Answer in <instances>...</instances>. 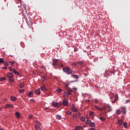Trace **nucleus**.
<instances>
[{
	"label": "nucleus",
	"instance_id": "nucleus-47",
	"mask_svg": "<svg viewBox=\"0 0 130 130\" xmlns=\"http://www.w3.org/2000/svg\"><path fill=\"white\" fill-rule=\"evenodd\" d=\"M2 69H3V70H7V67H2Z\"/></svg>",
	"mask_w": 130,
	"mask_h": 130
},
{
	"label": "nucleus",
	"instance_id": "nucleus-22",
	"mask_svg": "<svg viewBox=\"0 0 130 130\" xmlns=\"http://www.w3.org/2000/svg\"><path fill=\"white\" fill-rule=\"evenodd\" d=\"M80 118V120H81V121H85L86 120V118L84 116H82Z\"/></svg>",
	"mask_w": 130,
	"mask_h": 130
},
{
	"label": "nucleus",
	"instance_id": "nucleus-54",
	"mask_svg": "<svg viewBox=\"0 0 130 130\" xmlns=\"http://www.w3.org/2000/svg\"><path fill=\"white\" fill-rule=\"evenodd\" d=\"M0 110H2V108H0Z\"/></svg>",
	"mask_w": 130,
	"mask_h": 130
},
{
	"label": "nucleus",
	"instance_id": "nucleus-10",
	"mask_svg": "<svg viewBox=\"0 0 130 130\" xmlns=\"http://www.w3.org/2000/svg\"><path fill=\"white\" fill-rule=\"evenodd\" d=\"M33 96V92L32 91H30L27 94V97H32Z\"/></svg>",
	"mask_w": 130,
	"mask_h": 130
},
{
	"label": "nucleus",
	"instance_id": "nucleus-49",
	"mask_svg": "<svg viewBox=\"0 0 130 130\" xmlns=\"http://www.w3.org/2000/svg\"><path fill=\"white\" fill-rule=\"evenodd\" d=\"M48 109H49V108L47 107L45 108V110H48Z\"/></svg>",
	"mask_w": 130,
	"mask_h": 130
},
{
	"label": "nucleus",
	"instance_id": "nucleus-40",
	"mask_svg": "<svg viewBox=\"0 0 130 130\" xmlns=\"http://www.w3.org/2000/svg\"><path fill=\"white\" fill-rule=\"evenodd\" d=\"M77 82H78V80H74L70 81V83H76Z\"/></svg>",
	"mask_w": 130,
	"mask_h": 130
},
{
	"label": "nucleus",
	"instance_id": "nucleus-33",
	"mask_svg": "<svg viewBox=\"0 0 130 130\" xmlns=\"http://www.w3.org/2000/svg\"><path fill=\"white\" fill-rule=\"evenodd\" d=\"M116 113H117V114L119 115V114H120V113H121V111L120 110H118L116 111Z\"/></svg>",
	"mask_w": 130,
	"mask_h": 130
},
{
	"label": "nucleus",
	"instance_id": "nucleus-20",
	"mask_svg": "<svg viewBox=\"0 0 130 130\" xmlns=\"http://www.w3.org/2000/svg\"><path fill=\"white\" fill-rule=\"evenodd\" d=\"M118 124H119V125H122V120L120 119L118 121Z\"/></svg>",
	"mask_w": 130,
	"mask_h": 130
},
{
	"label": "nucleus",
	"instance_id": "nucleus-58",
	"mask_svg": "<svg viewBox=\"0 0 130 130\" xmlns=\"http://www.w3.org/2000/svg\"><path fill=\"white\" fill-rule=\"evenodd\" d=\"M84 127H86V126H84Z\"/></svg>",
	"mask_w": 130,
	"mask_h": 130
},
{
	"label": "nucleus",
	"instance_id": "nucleus-8",
	"mask_svg": "<svg viewBox=\"0 0 130 130\" xmlns=\"http://www.w3.org/2000/svg\"><path fill=\"white\" fill-rule=\"evenodd\" d=\"M121 108H122V110L123 114H125V113H126V108L124 107H122Z\"/></svg>",
	"mask_w": 130,
	"mask_h": 130
},
{
	"label": "nucleus",
	"instance_id": "nucleus-45",
	"mask_svg": "<svg viewBox=\"0 0 130 130\" xmlns=\"http://www.w3.org/2000/svg\"><path fill=\"white\" fill-rule=\"evenodd\" d=\"M30 100L31 102H35V100L34 99H30Z\"/></svg>",
	"mask_w": 130,
	"mask_h": 130
},
{
	"label": "nucleus",
	"instance_id": "nucleus-7",
	"mask_svg": "<svg viewBox=\"0 0 130 130\" xmlns=\"http://www.w3.org/2000/svg\"><path fill=\"white\" fill-rule=\"evenodd\" d=\"M72 78H74V79H76V80H78L79 79V76L75 74H72L71 75Z\"/></svg>",
	"mask_w": 130,
	"mask_h": 130
},
{
	"label": "nucleus",
	"instance_id": "nucleus-36",
	"mask_svg": "<svg viewBox=\"0 0 130 130\" xmlns=\"http://www.w3.org/2000/svg\"><path fill=\"white\" fill-rule=\"evenodd\" d=\"M41 79H42V81H43V82H44V81H45V77L42 76Z\"/></svg>",
	"mask_w": 130,
	"mask_h": 130
},
{
	"label": "nucleus",
	"instance_id": "nucleus-43",
	"mask_svg": "<svg viewBox=\"0 0 130 130\" xmlns=\"http://www.w3.org/2000/svg\"><path fill=\"white\" fill-rule=\"evenodd\" d=\"M129 102H130V100H126L125 101L126 103H129Z\"/></svg>",
	"mask_w": 130,
	"mask_h": 130
},
{
	"label": "nucleus",
	"instance_id": "nucleus-57",
	"mask_svg": "<svg viewBox=\"0 0 130 130\" xmlns=\"http://www.w3.org/2000/svg\"><path fill=\"white\" fill-rule=\"evenodd\" d=\"M39 124H41V123H39Z\"/></svg>",
	"mask_w": 130,
	"mask_h": 130
},
{
	"label": "nucleus",
	"instance_id": "nucleus-44",
	"mask_svg": "<svg viewBox=\"0 0 130 130\" xmlns=\"http://www.w3.org/2000/svg\"><path fill=\"white\" fill-rule=\"evenodd\" d=\"M98 109H99V110H103L104 109V108H98Z\"/></svg>",
	"mask_w": 130,
	"mask_h": 130
},
{
	"label": "nucleus",
	"instance_id": "nucleus-11",
	"mask_svg": "<svg viewBox=\"0 0 130 130\" xmlns=\"http://www.w3.org/2000/svg\"><path fill=\"white\" fill-rule=\"evenodd\" d=\"M71 110L74 112H78V109L74 108V106H73L72 108H71Z\"/></svg>",
	"mask_w": 130,
	"mask_h": 130
},
{
	"label": "nucleus",
	"instance_id": "nucleus-32",
	"mask_svg": "<svg viewBox=\"0 0 130 130\" xmlns=\"http://www.w3.org/2000/svg\"><path fill=\"white\" fill-rule=\"evenodd\" d=\"M123 125H124V127H125L126 128L127 125V122H124L123 124Z\"/></svg>",
	"mask_w": 130,
	"mask_h": 130
},
{
	"label": "nucleus",
	"instance_id": "nucleus-17",
	"mask_svg": "<svg viewBox=\"0 0 130 130\" xmlns=\"http://www.w3.org/2000/svg\"><path fill=\"white\" fill-rule=\"evenodd\" d=\"M114 102L112 101V102L113 103H115V102H116V101H117V100H118V96L116 95L115 98H114Z\"/></svg>",
	"mask_w": 130,
	"mask_h": 130
},
{
	"label": "nucleus",
	"instance_id": "nucleus-9",
	"mask_svg": "<svg viewBox=\"0 0 130 130\" xmlns=\"http://www.w3.org/2000/svg\"><path fill=\"white\" fill-rule=\"evenodd\" d=\"M35 93L37 95H39V94H40V88H38V89L36 90Z\"/></svg>",
	"mask_w": 130,
	"mask_h": 130
},
{
	"label": "nucleus",
	"instance_id": "nucleus-56",
	"mask_svg": "<svg viewBox=\"0 0 130 130\" xmlns=\"http://www.w3.org/2000/svg\"><path fill=\"white\" fill-rule=\"evenodd\" d=\"M113 101V102H114V101Z\"/></svg>",
	"mask_w": 130,
	"mask_h": 130
},
{
	"label": "nucleus",
	"instance_id": "nucleus-53",
	"mask_svg": "<svg viewBox=\"0 0 130 130\" xmlns=\"http://www.w3.org/2000/svg\"><path fill=\"white\" fill-rule=\"evenodd\" d=\"M43 68H45V66H43Z\"/></svg>",
	"mask_w": 130,
	"mask_h": 130
},
{
	"label": "nucleus",
	"instance_id": "nucleus-38",
	"mask_svg": "<svg viewBox=\"0 0 130 130\" xmlns=\"http://www.w3.org/2000/svg\"><path fill=\"white\" fill-rule=\"evenodd\" d=\"M73 67H77V63L74 62L72 64Z\"/></svg>",
	"mask_w": 130,
	"mask_h": 130
},
{
	"label": "nucleus",
	"instance_id": "nucleus-46",
	"mask_svg": "<svg viewBox=\"0 0 130 130\" xmlns=\"http://www.w3.org/2000/svg\"><path fill=\"white\" fill-rule=\"evenodd\" d=\"M32 117H33V116H32L31 115H29L28 116V118H32Z\"/></svg>",
	"mask_w": 130,
	"mask_h": 130
},
{
	"label": "nucleus",
	"instance_id": "nucleus-18",
	"mask_svg": "<svg viewBox=\"0 0 130 130\" xmlns=\"http://www.w3.org/2000/svg\"><path fill=\"white\" fill-rule=\"evenodd\" d=\"M15 115L17 118H19L20 115L19 112H15Z\"/></svg>",
	"mask_w": 130,
	"mask_h": 130
},
{
	"label": "nucleus",
	"instance_id": "nucleus-29",
	"mask_svg": "<svg viewBox=\"0 0 130 130\" xmlns=\"http://www.w3.org/2000/svg\"><path fill=\"white\" fill-rule=\"evenodd\" d=\"M65 88L67 90H68L70 88L69 87V84H67L65 85Z\"/></svg>",
	"mask_w": 130,
	"mask_h": 130
},
{
	"label": "nucleus",
	"instance_id": "nucleus-21",
	"mask_svg": "<svg viewBox=\"0 0 130 130\" xmlns=\"http://www.w3.org/2000/svg\"><path fill=\"white\" fill-rule=\"evenodd\" d=\"M56 117L57 119H58L59 120H60V119H61V116H60L59 115H57L56 116Z\"/></svg>",
	"mask_w": 130,
	"mask_h": 130
},
{
	"label": "nucleus",
	"instance_id": "nucleus-24",
	"mask_svg": "<svg viewBox=\"0 0 130 130\" xmlns=\"http://www.w3.org/2000/svg\"><path fill=\"white\" fill-rule=\"evenodd\" d=\"M52 105L55 107L57 106V105H58V103H57V102H54L52 103Z\"/></svg>",
	"mask_w": 130,
	"mask_h": 130
},
{
	"label": "nucleus",
	"instance_id": "nucleus-41",
	"mask_svg": "<svg viewBox=\"0 0 130 130\" xmlns=\"http://www.w3.org/2000/svg\"><path fill=\"white\" fill-rule=\"evenodd\" d=\"M4 64H5V66H8V65H9V63H8V62L5 61V62H4Z\"/></svg>",
	"mask_w": 130,
	"mask_h": 130
},
{
	"label": "nucleus",
	"instance_id": "nucleus-30",
	"mask_svg": "<svg viewBox=\"0 0 130 130\" xmlns=\"http://www.w3.org/2000/svg\"><path fill=\"white\" fill-rule=\"evenodd\" d=\"M19 92V93H22V94H24L25 90L24 89H20Z\"/></svg>",
	"mask_w": 130,
	"mask_h": 130
},
{
	"label": "nucleus",
	"instance_id": "nucleus-52",
	"mask_svg": "<svg viewBox=\"0 0 130 130\" xmlns=\"http://www.w3.org/2000/svg\"><path fill=\"white\" fill-rule=\"evenodd\" d=\"M0 130H4V129H3V128H0Z\"/></svg>",
	"mask_w": 130,
	"mask_h": 130
},
{
	"label": "nucleus",
	"instance_id": "nucleus-19",
	"mask_svg": "<svg viewBox=\"0 0 130 130\" xmlns=\"http://www.w3.org/2000/svg\"><path fill=\"white\" fill-rule=\"evenodd\" d=\"M41 89L42 91H43L44 92L47 90L46 88H45V87H44V86L41 87Z\"/></svg>",
	"mask_w": 130,
	"mask_h": 130
},
{
	"label": "nucleus",
	"instance_id": "nucleus-12",
	"mask_svg": "<svg viewBox=\"0 0 130 130\" xmlns=\"http://www.w3.org/2000/svg\"><path fill=\"white\" fill-rule=\"evenodd\" d=\"M68 90V93L69 94V95H72V93L73 92V90L72 89L69 88Z\"/></svg>",
	"mask_w": 130,
	"mask_h": 130
},
{
	"label": "nucleus",
	"instance_id": "nucleus-27",
	"mask_svg": "<svg viewBox=\"0 0 130 130\" xmlns=\"http://www.w3.org/2000/svg\"><path fill=\"white\" fill-rule=\"evenodd\" d=\"M15 3L16 4H21V3H22V1H21V0H15Z\"/></svg>",
	"mask_w": 130,
	"mask_h": 130
},
{
	"label": "nucleus",
	"instance_id": "nucleus-15",
	"mask_svg": "<svg viewBox=\"0 0 130 130\" xmlns=\"http://www.w3.org/2000/svg\"><path fill=\"white\" fill-rule=\"evenodd\" d=\"M57 59H55V61L54 60H53V64L52 65L54 66V67H55V66H56L57 64V63L56 62L57 61Z\"/></svg>",
	"mask_w": 130,
	"mask_h": 130
},
{
	"label": "nucleus",
	"instance_id": "nucleus-1",
	"mask_svg": "<svg viewBox=\"0 0 130 130\" xmlns=\"http://www.w3.org/2000/svg\"><path fill=\"white\" fill-rule=\"evenodd\" d=\"M13 76L14 74H13V73H7V77L8 78V80L11 83H13L14 82V78L13 77Z\"/></svg>",
	"mask_w": 130,
	"mask_h": 130
},
{
	"label": "nucleus",
	"instance_id": "nucleus-14",
	"mask_svg": "<svg viewBox=\"0 0 130 130\" xmlns=\"http://www.w3.org/2000/svg\"><path fill=\"white\" fill-rule=\"evenodd\" d=\"M10 99L12 101H17V98L15 96H11Z\"/></svg>",
	"mask_w": 130,
	"mask_h": 130
},
{
	"label": "nucleus",
	"instance_id": "nucleus-16",
	"mask_svg": "<svg viewBox=\"0 0 130 130\" xmlns=\"http://www.w3.org/2000/svg\"><path fill=\"white\" fill-rule=\"evenodd\" d=\"M24 83H23V82L20 83L19 84V88L20 89H22V88H24Z\"/></svg>",
	"mask_w": 130,
	"mask_h": 130
},
{
	"label": "nucleus",
	"instance_id": "nucleus-2",
	"mask_svg": "<svg viewBox=\"0 0 130 130\" xmlns=\"http://www.w3.org/2000/svg\"><path fill=\"white\" fill-rule=\"evenodd\" d=\"M63 105L64 106H69V101L67 99H64L62 102V103L59 104V106H61Z\"/></svg>",
	"mask_w": 130,
	"mask_h": 130
},
{
	"label": "nucleus",
	"instance_id": "nucleus-55",
	"mask_svg": "<svg viewBox=\"0 0 130 130\" xmlns=\"http://www.w3.org/2000/svg\"><path fill=\"white\" fill-rule=\"evenodd\" d=\"M24 9L26 10V8L25 7H24Z\"/></svg>",
	"mask_w": 130,
	"mask_h": 130
},
{
	"label": "nucleus",
	"instance_id": "nucleus-35",
	"mask_svg": "<svg viewBox=\"0 0 130 130\" xmlns=\"http://www.w3.org/2000/svg\"><path fill=\"white\" fill-rule=\"evenodd\" d=\"M94 112H91L89 114V115H90V116H94Z\"/></svg>",
	"mask_w": 130,
	"mask_h": 130
},
{
	"label": "nucleus",
	"instance_id": "nucleus-26",
	"mask_svg": "<svg viewBox=\"0 0 130 130\" xmlns=\"http://www.w3.org/2000/svg\"><path fill=\"white\" fill-rule=\"evenodd\" d=\"M3 62H5V60H4V58H0V64L1 63H3Z\"/></svg>",
	"mask_w": 130,
	"mask_h": 130
},
{
	"label": "nucleus",
	"instance_id": "nucleus-42",
	"mask_svg": "<svg viewBox=\"0 0 130 130\" xmlns=\"http://www.w3.org/2000/svg\"><path fill=\"white\" fill-rule=\"evenodd\" d=\"M10 63H11V64L12 66V64H14V63H15L14 61H9Z\"/></svg>",
	"mask_w": 130,
	"mask_h": 130
},
{
	"label": "nucleus",
	"instance_id": "nucleus-13",
	"mask_svg": "<svg viewBox=\"0 0 130 130\" xmlns=\"http://www.w3.org/2000/svg\"><path fill=\"white\" fill-rule=\"evenodd\" d=\"M76 130H80V129H84V128H83V127L81 126H77L76 127Z\"/></svg>",
	"mask_w": 130,
	"mask_h": 130
},
{
	"label": "nucleus",
	"instance_id": "nucleus-31",
	"mask_svg": "<svg viewBox=\"0 0 130 130\" xmlns=\"http://www.w3.org/2000/svg\"><path fill=\"white\" fill-rule=\"evenodd\" d=\"M5 80H6V79L5 77L0 78V81H5Z\"/></svg>",
	"mask_w": 130,
	"mask_h": 130
},
{
	"label": "nucleus",
	"instance_id": "nucleus-48",
	"mask_svg": "<svg viewBox=\"0 0 130 130\" xmlns=\"http://www.w3.org/2000/svg\"><path fill=\"white\" fill-rule=\"evenodd\" d=\"M96 88H97V90H99V89H100V87H98V86H95Z\"/></svg>",
	"mask_w": 130,
	"mask_h": 130
},
{
	"label": "nucleus",
	"instance_id": "nucleus-50",
	"mask_svg": "<svg viewBox=\"0 0 130 130\" xmlns=\"http://www.w3.org/2000/svg\"><path fill=\"white\" fill-rule=\"evenodd\" d=\"M78 116H79V117H80V116H81V113H78Z\"/></svg>",
	"mask_w": 130,
	"mask_h": 130
},
{
	"label": "nucleus",
	"instance_id": "nucleus-3",
	"mask_svg": "<svg viewBox=\"0 0 130 130\" xmlns=\"http://www.w3.org/2000/svg\"><path fill=\"white\" fill-rule=\"evenodd\" d=\"M63 71L64 73H67V75H71L73 74V70L68 68H63Z\"/></svg>",
	"mask_w": 130,
	"mask_h": 130
},
{
	"label": "nucleus",
	"instance_id": "nucleus-23",
	"mask_svg": "<svg viewBox=\"0 0 130 130\" xmlns=\"http://www.w3.org/2000/svg\"><path fill=\"white\" fill-rule=\"evenodd\" d=\"M13 5V3L12 2H9L7 3V7H11Z\"/></svg>",
	"mask_w": 130,
	"mask_h": 130
},
{
	"label": "nucleus",
	"instance_id": "nucleus-25",
	"mask_svg": "<svg viewBox=\"0 0 130 130\" xmlns=\"http://www.w3.org/2000/svg\"><path fill=\"white\" fill-rule=\"evenodd\" d=\"M64 97H69V96H70V94H69L68 92L67 93V92H64Z\"/></svg>",
	"mask_w": 130,
	"mask_h": 130
},
{
	"label": "nucleus",
	"instance_id": "nucleus-6",
	"mask_svg": "<svg viewBox=\"0 0 130 130\" xmlns=\"http://www.w3.org/2000/svg\"><path fill=\"white\" fill-rule=\"evenodd\" d=\"M13 107H14V105L8 104L6 105V106L5 107V109H7V108H12Z\"/></svg>",
	"mask_w": 130,
	"mask_h": 130
},
{
	"label": "nucleus",
	"instance_id": "nucleus-28",
	"mask_svg": "<svg viewBox=\"0 0 130 130\" xmlns=\"http://www.w3.org/2000/svg\"><path fill=\"white\" fill-rule=\"evenodd\" d=\"M101 120H102L103 121H105L106 120V118L103 117H101L100 118Z\"/></svg>",
	"mask_w": 130,
	"mask_h": 130
},
{
	"label": "nucleus",
	"instance_id": "nucleus-37",
	"mask_svg": "<svg viewBox=\"0 0 130 130\" xmlns=\"http://www.w3.org/2000/svg\"><path fill=\"white\" fill-rule=\"evenodd\" d=\"M57 92H58V93H60V92H61V89L58 88L57 89Z\"/></svg>",
	"mask_w": 130,
	"mask_h": 130
},
{
	"label": "nucleus",
	"instance_id": "nucleus-4",
	"mask_svg": "<svg viewBox=\"0 0 130 130\" xmlns=\"http://www.w3.org/2000/svg\"><path fill=\"white\" fill-rule=\"evenodd\" d=\"M9 70L10 72H13L14 74L15 75H17V76H20V73L18 72L16 70L13 69L12 67H9Z\"/></svg>",
	"mask_w": 130,
	"mask_h": 130
},
{
	"label": "nucleus",
	"instance_id": "nucleus-51",
	"mask_svg": "<svg viewBox=\"0 0 130 130\" xmlns=\"http://www.w3.org/2000/svg\"><path fill=\"white\" fill-rule=\"evenodd\" d=\"M91 130H96V129H95V128H91Z\"/></svg>",
	"mask_w": 130,
	"mask_h": 130
},
{
	"label": "nucleus",
	"instance_id": "nucleus-5",
	"mask_svg": "<svg viewBox=\"0 0 130 130\" xmlns=\"http://www.w3.org/2000/svg\"><path fill=\"white\" fill-rule=\"evenodd\" d=\"M86 123H87L89 124V126L90 127H94V126H95V123L92 122L90 120L86 121Z\"/></svg>",
	"mask_w": 130,
	"mask_h": 130
},
{
	"label": "nucleus",
	"instance_id": "nucleus-39",
	"mask_svg": "<svg viewBox=\"0 0 130 130\" xmlns=\"http://www.w3.org/2000/svg\"><path fill=\"white\" fill-rule=\"evenodd\" d=\"M77 63L78 64H83V61H79Z\"/></svg>",
	"mask_w": 130,
	"mask_h": 130
},
{
	"label": "nucleus",
	"instance_id": "nucleus-34",
	"mask_svg": "<svg viewBox=\"0 0 130 130\" xmlns=\"http://www.w3.org/2000/svg\"><path fill=\"white\" fill-rule=\"evenodd\" d=\"M67 114H68V115H71V114H72V112H71L70 111H68L67 112Z\"/></svg>",
	"mask_w": 130,
	"mask_h": 130
}]
</instances>
